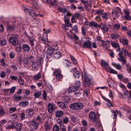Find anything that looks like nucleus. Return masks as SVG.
<instances>
[{"mask_svg":"<svg viewBox=\"0 0 131 131\" xmlns=\"http://www.w3.org/2000/svg\"><path fill=\"white\" fill-rule=\"evenodd\" d=\"M46 46H48V48L46 51V58L47 60L49 61H52L53 59L52 55L53 54L55 51L57 50L58 49L57 45V44L55 46V48H53L52 47H49L50 46L48 44H46Z\"/></svg>","mask_w":131,"mask_h":131,"instance_id":"f257e3e1","label":"nucleus"},{"mask_svg":"<svg viewBox=\"0 0 131 131\" xmlns=\"http://www.w3.org/2000/svg\"><path fill=\"white\" fill-rule=\"evenodd\" d=\"M123 52L125 53L124 55H127L128 54V52L125 49H122L121 52L118 54L119 58H118V59L120 61L122 62L123 64H124L126 63L127 62L122 55Z\"/></svg>","mask_w":131,"mask_h":131,"instance_id":"f03ea898","label":"nucleus"},{"mask_svg":"<svg viewBox=\"0 0 131 131\" xmlns=\"http://www.w3.org/2000/svg\"><path fill=\"white\" fill-rule=\"evenodd\" d=\"M18 37V35L17 34L13 35L9 38L8 40L9 42L13 46H16L19 43Z\"/></svg>","mask_w":131,"mask_h":131,"instance_id":"7ed1b4c3","label":"nucleus"},{"mask_svg":"<svg viewBox=\"0 0 131 131\" xmlns=\"http://www.w3.org/2000/svg\"><path fill=\"white\" fill-rule=\"evenodd\" d=\"M83 104L81 103H75L71 104L69 106L70 108L73 110H78L83 108Z\"/></svg>","mask_w":131,"mask_h":131,"instance_id":"20e7f679","label":"nucleus"},{"mask_svg":"<svg viewBox=\"0 0 131 131\" xmlns=\"http://www.w3.org/2000/svg\"><path fill=\"white\" fill-rule=\"evenodd\" d=\"M90 81L88 77L86 75H85L83 82V86L85 87H89L90 84Z\"/></svg>","mask_w":131,"mask_h":131,"instance_id":"39448f33","label":"nucleus"},{"mask_svg":"<svg viewBox=\"0 0 131 131\" xmlns=\"http://www.w3.org/2000/svg\"><path fill=\"white\" fill-rule=\"evenodd\" d=\"M39 41L41 42H45V41L48 40V35L46 33H44L43 34V37H39Z\"/></svg>","mask_w":131,"mask_h":131,"instance_id":"423d86ee","label":"nucleus"},{"mask_svg":"<svg viewBox=\"0 0 131 131\" xmlns=\"http://www.w3.org/2000/svg\"><path fill=\"white\" fill-rule=\"evenodd\" d=\"M24 11L26 13H28L29 15L33 17L35 16L36 17L37 16V14L35 13L34 11L32 9L30 10L28 8H25L24 9Z\"/></svg>","mask_w":131,"mask_h":131,"instance_id":"0eeeda50","label":"nucleus"},{"mask_svg":"<svg viewBox=\"0 0 131 131\" xmlns=\"http://www.w3.org/2000/svg\"><path fill=\"white\" fill-rule=\"evenodd\" d=\"M89 118L93 122H95L96 121V116L95 113L94 112H91L89 114Z\"/></svg>","mask_w":131,"mask_h":131,"instance_id":"6e6552de","label":"nucleus"},{"mask_svg":"<svg viewBox=\"0 0 131 131\" xmlns=\"http://www.w3.org/2000/svg\"><path fill=\"white\" fill-rule=\"evenodd\" d=\"M73 69V74L74 77L75 79H78L80 77L81 75V73L78 71L77 70V69Z\"/></svg>","mask_w":131,"mask_h":131,"instance_id":"1a4fd4ad","label":"nucleus"},{"mask_svg":"<svg viewBox=\"0 0 131 131\" xmlns=\"http://www.w3.org/2000/svg\"><path fill=\"white\" fill-rule=\"evenodd\" d=\"M92 45V42L88 40L84 41L83 45V46L84 48H90Z\"/></svg>","mask_w":131,"mask_h":131,"instance_id":"9d476101","label":"nucleus"},{"mask_svg":"<svg viewBox=\"0 0 131 131\" xmlns=\"http://www.w3.org/2000/svg\"><path fill=\"white\" fill-rule=\"evenodd\" d=\"M116 11L112 12V14H114L117 18L119 16L120 14H121V10L118 7H116Z\"/></svg>","mask_w":131,"mask_h":131,"instance_id":"9b49d317","label":"nucleus"},{"mask_svg":"<svg viewBox=\"0 0 131 131\" xmlns=\"http://www.w3.org/2000/svg\"><path fill=\"white\" fill-rule=\"evenodd\" d=\"M44 127L46 131L50 130L52 128V126L49 124L48 121H46L45 122Z\"/></svg>","mask_w":131,"mask_h":131,"instance_id":"f8f14e48","label":"nucleus"},{"mask_svg":"<svg viewBox=\"0 0 131 131\" xmlns=\"http://www.w3.org/2000/svg\"><path fill=\"white\" fill-rule=\"evenodd\" d=\"M47 109L49 112L52 113L54 109V105L50 103L47 106Z\"/></svg>","mask_w":131,"mask_h":131,"instance_id":"ddd939ff","label":"nucleus"},{"mask_svg":"<svg viewBox=\"0 0 131 131\" xmlns=\"http://www.w3.org/2000/svg\"><path fill=\"white\" fill-rule=\"evenodd\" d=\"M62 56V54L60 51H57L54 53L53 55V58L55 59H57L60 58Z\"/></svg>","mask_w":131,"mask_h":131,"instance_id":"4468645a","label":"nucleus"},{"mask_svg":"<svg viewBox=\"0 0 131 131\" xmlns=\"http://www.w3.org/2000/svg\"><path fill=\"white\" fill-rule=\"evenodd\" d=\"M40 67H42L43 62V60L42 57H40L36 58V61Z\"/></svg>","mask_w":131,"mask_h":131,"instance_id":"2eb2a0df","label":"nucleus"},{"mask_svg":"<svg viewBox=\"0 0 131 131\" xmlns=\"http://www.w3.org/2000/svg\"><path fill=\"white\" fill-rule=\"evenodd\" d=\"M57 105L59 107L62 108H65L67 107V106L63 102H57Z\"/></svg>","mask_w":131,"mask_h":131,"instance_id":"dca6fc26","label":"nucleus"},{"mask_svg":"<svg viewBox=\"0 0 131 131\" xmlns=\"http://www.w3.org/2000/svg\"><path fill=\"white\" fill-rule=\"evenodd\" d=\"M106 70L111 73L116 74L117 73V72L115 70L112 69L110 67L106 68Z\"/></svg>","mask_w":131,"mask_h":131,"instance_id":"f3484780","label":"nucleus"},{"mask_svg":"<svg viewBox=\"0 0 131 131\" xmlns=\"http://www.w3.org/2000/svg\"><path fill=\"white\" fill-rule=\"evenodd\" d=\"M22 49L25 52H28L30 50L29 46L27 44H24L22 46Z\"/></svg>","mask_w":131,"mask_h":131,"instance_id":"a211bd4d","label":"nucleus"},{"mask_svg":"<svg viewBox=\"0 0 131 131\" xmlns=\"http://www.w3.org/2000/svg\"><path fill=\"white\" fill-rule=\"evenodd\" d=\"M63 115V113L62 111H58L56 112V116L57 117H60L62 116Z\"/></svg>","mask_w":131,"mask_h":131,"instance_id":"6ab92c4d","label":"nucleus"},{"mask_svg":"<svg viewBox=\"0 0 131 131\" xmlns=\"http://www.w3.org/2000/svg\"><path fill=\"white\" fill-rule=\"evenodd\" d=\"M101 65L102 66L104 67V68L106 70V68L109 67L108 64L104 60H102L101 61Z\"/></svg>","mask_w":131,"mask_h":131,"instance_id":"aec40b11","label":"nucleus"},{"mask_svg":"<svg viewBox=\"0 0 131 131\" xmlns=\"http://www.w3.org/2000/svg\"><path fill=\"white\" fill-rule=\"evenodd\" d=\"M29 104V102L28 101H23L20 102L19 105L20 106L22 107H25Z\"/></svg>","mask_w":131,"mask_h":131,"instance_id":"412c9836","label":"nucleus"},{"mask_svg":"<svg viewBox=\"0 0 131 131\" xmlns=\"http://www.w3.org/2000/svg\"><path fill=\"white\" fill-rule=\"evenodd\" d=\"M124 13L125 15V18L128 20H131V17L129 15V13L126 10L124 11Z\"/></svg>","mask_w":131,"mask_h":131,"instance_id":"4be33fe9","label":"nucleus"},{"mask_svg":"<svg viewBox=\"0 0 131 131\" xmlns=\"http://www.w3.org/2000/svg\"><path fill=\"white\" fill-rule=\"evenodd\" d=\"M7 41L5 39H3L0 40V45L2 46L6 45L7 44Z\"/></svg>","mask_w":131,"mask_h":131,"instance_id":"5701e85b","label":"nucleus"},{"mask_svg":"<svg viewBox=\"0 0 131 131\" xmlns=\"http://www.w3.org/2000/svg\"><path fill=\"white\" fill-rule=\"evenodd\" d=\"M31 66L32 68L34 69L37 68L39 67H40L36 61L32 62Z\"/></svg>","mask_w":131,"mask_h":131,"instance_id":"b1692460","label":"nucleus"},{"mask_svg":"<svg viewBox=\"0 0 131 131\" xmlns=\"http://www.w3.org/2000/svg\"><path fill=\"white\" fill-rule=\"evenodd\" d=\"M63 64L65 67H69L71 66L70 62L67 60H64L63 62Z\"/></svg>","mask_w":131,"mask_h":131,"instance_id":"393cba45","label":"nucleus"},{"mask_svg":"<svg viewBox=\"0 0 131 131\" xmlns=\"http://www.w3.org/2000/svg\"><path fill=\"white\" fill-rule=\"evenodd\" d=\"M78 89L75 87L74 86L71 87L69 88L68 90L69 93H71L72 92H75Z\"/></svg>","mask_w":131,"mask_h":131,"instance_id":"a878e982","label":"nucleus"},{"mask_svg":"<svg viewBox=\"0 0 131 131\" xmlns=\"http://www.w3.org/2000/svg\"><path fill=\"white\" fill-rule=\"evenodd\" d=\"M124 96L123 95V94L121 93H119V94L121 96V97L123 98H126L127 97V94H128V92L126 90V91H124Z\"/></svg>","mask_w":131,"mask_h":131,"instance_id":"bb28decb","label":"nucleus"},{"mask_svg":"<svg viewBox=\"0 0 131 131\" xmlns=\"http://www.w3.org/2000/svg\"><path fill=\"white\" fill-rule=\"evenodd\" d=\"M21 125L20 123L17 124L15 126V128L17 131H20L21 130Z\"/></svg>","mask_w":131,"mask_h":131,"instance_id":"cd10ccee","label":"nucleus"},{"mask_svg":"<svg viewBox=\"0 0 131 131\" xmlns=\"http://www.w3.org/2000/svg\"><path fill=\"white\" fill-rule=\"evenodd\" d=\"M89 26H94L96 28H98V24L96 22H89Z\"/></svg>","mask_w":131,"mask_h":131,"instance_id":"c85d7f7f","label":"nucleus"},{"mask_svg":"<svg viewBox=\"0 0 131 131\" xmlns=\"http://www.w3.org/2000/svg\"><path fill=\"white\" fill-rule=\"evenodd\" d=\"M28 38L31 46H33L34 45V39L32 38V37H31L30 36H28Z\"/></svg>","mask_w":131,"mask_h":131,"instance_id":"c756f323","label":"nucleus"},{"mask_svg":"<svg viewBox=\"0 0 131 131\" xmlns=\"http://www.w3.org/2000/svg\"><path fill=\"white\" fill-rule=\"evenodd\" d=\"M15 28V26L14 25H9L7 27V29L10 31L14 30Z\"/></svg>","mask_w":131,"mask_h":131,"instance_id":"7c9ffc66","label":"nucleus"},{"mask_svg":"<svg viewBox=\"0 0 131 131\" xmlns=\"http://www.w3.org/2000/svg\"><path fill=\"white\" fill-rule=\"evenodd\" d=\"M23 62L25 64L27 65H28L29 63L30 62V60H28L27 57H26L24 58Z\"/></svg>","mask_w":131,"mask_h":131,"instance_id":"2f4dec72","label":"nucleus"},{"mask_svg":"<svg viewBox=\"0 0 131 131\" xmlns=\"http://www.w3.org/2000/svg\"><path fill=\"white\" fill-rule=\"evenodd\" d=\"M41 75L40 73H38L37 75H35L34 77V78L36 80H37L41 78Z\"/></svg>","mask_w":131,"mask_h":131,"instance_id":"473e14b6","label":"nucleus"},{"mask_svg":"<svg viewBox=\"0 0 131 131\" xmlns=\"http://www.w3.org/2000/svg\"><path fill=\"white\" fill-rule=\"evenodd\" d=\"M62 99L64 101V102L66 103H68L70 99L68 96H64L63 97Z\"/></svg>","mask_w":131,"mask_h":131,"instance_id":"72a5a7b5","label":"nucleus"},{"mask_svg":"<svg viewBox=\"0 0 131 131\" xmlns=\"http://www.w3.org/2000/svg\"><path fill=\"white\" fill-rule=\"evenodd\" d=\"M5 60L4 58H2V59L0 61V62L1 63V65L3 67H5L6 66V64L5 62Z\"/></svg>","mask_w":131,"mask_h":131,"instance_id":"f704fd0d","label":"nucleus"},{"mask_svg":"<svg viewBox=\"0 0 131 131\" xmlns=\"http://www.w3.org/2000/svg\"><path fill=\"white\" fill-rule=\"evenodd\" d=\"M112 64L113 66L115 67L118 70H120L122 68L121 65L119 64H115V63H112Z\"/></svg>","mask_w":131,"mask_h":131,"instance_id":"c9c22d12","label":"nucleus"},{"mask_svg":"<svg viewBox=\"0 0 131 131\" xmlns=\"http://www.w3.org/2000/svg\"><path fill=\"white\" fill-rule=\"evenodd\" d=\"M31 124L35 127V129H36L37 127V122L35 121H32L30 122Z\"/></svg>","mask_w":131,"mask_h":131,"instance_id":"e433bc0d","label":"nucleus"},{"mask_svg":"<svg viewBox=\"0 0 131 131\" xmlns=\"http://www.w3.org/2000/svg\"><path fill=\"white\" fill-rule=\"evenodd\" d=\"M18 82L19 83V84L21 85H23L24 84V81L21 77H20L19 78Z\"/></svg>","mask_w":131,"mask_h":131,"instance_id":"4c0bfd02","label":"nucleus"},{"mask_svg":"<svg viewBox=\"0 0 131 131\" xmlns=\"http://www.w3.org/2000/svg\"><path fill=\"white\" fill-rule=\"evenodd\" d=\"M81 86L80 83L79 81H77L75 83L74 86L77 89H79Z\"/></svg>","mask_w":131,"mask_h":131,"instance_id":"58836bf2","label":"nucleus"},{"mask_svg":"<svg viewBox=\"0 0 131 131\" xmlns=\"http://www.w3.org/2000/svg\"><path fill=\"white\" fill-rule=\"evenodd\" d=\"M13 96L15 101H18L20 100L22 98L21 96H18L15 94H14Z\"/></svg>","mask_w":131,"mask_h":131,"instance_id":"ea45409f","label":"nucleus"},{"mask_svg":"<svg viewBox=\"0 0 131 131\" xmlns=\"http://www.w3.org/2000/svg\"><path fill=\"white\" fill-rule=\"evenodd\" d=\"M112 46L115 48L119 47V45L118 43H116L114 42H112L111 43Z\"/></svg>","mask_w":131,"mask_h":131,"instance_id":"a19ab883","label":"nucleus"},{"mask_svg":"<svg viewBox=\"0 0 131 131\" xmlns=\"http://www.w3.org/2000/svg\"><path fill=\"white\" fill-rule=\"evenodd\" d=\"M42 96L43 100L45 101H46L47 100V93L46 91L44 90H43V93Z\"/></svg>","mask_w":131,"mask_h":131,"instance_id":"79ce46f5","label":"nucleus"},{"mask_svg":"<svg viewBox=\"0 0 131 131\" xmlns=\"http://www.w3.org/2000/svg\"><path fill=\"white\" fill-rule=\"evenodd\" d=\"M41 95V93L40 92H38L34 93V96L35 98L39 97Z\"/></svg>","mask_w":131,"mask_h":131,"instance_id":"37998d69","label":"nucleus"},{"mask_svg":"<svg viewBox=\"0 0 131 131\" xmlns=\"http://www.w3.org/2000/svg\"><path fill=\"white\" fill-rule=\"evenodd\" d=\"M111 38L113 39H116L118 38V35L117 34H110Z\"/></svg>","mask_w":131,"mask_h":131,"instance_id":"c03bdc74","label":"nucleus"},{"mask_svg":"<svg viewBox=\"0 0 131 131\" xmlns=\"http://www.w3.org/2000/svg\"><path fill=\"white\" fill-rule=\"evenodd\" d=\"M5 112L2 106H0V116H3L5 114Z\"/></svg>","mask_w":131,"mask_h":131,"instance_id":"a18cd8bd","label":"nucleus"},{"mask_svg":"<svg viewBox=\"0 0 131 131\" xmlns=\"http://www.w3.org/2000/svg\"><path fill=\"white\" fill-rule=\"evenodd\" d=\"M16 88L14 86L10 89L9 93L11 95H12L14 93Z\"/></svg>","mask_w":131,"mask_h":131,"instance_id":"49530a36","label":"nucleus"},{"mask_svg":"<svg viewBox=\"0 0 131 131\" xmlns=\"http://www.w3.org/2000/svg\"><path fill=\"white\" fill-rule=\"evenodd\" d=\"M69 119L67 117L63 118V124H67L68 122Z\"/></svg>","mask_w":131,"mask_h":131,"instance_id":"de8ad7c7","label":"nucleus"},{"mask_svg":"<svg viewBox=\"0 0 131 131\" xmlns=\"http://www.w3.org/2000/svg\"><path fill=\"white\" fill-rule=\"evenodd\" d=\"M16 110V109L15 107H11L9 109V111L10 113H12Z\"/></svg>","mask_w":131,"mask_h":131,"instance_id":"09e8293b","label":"nucleus"},{"mask_svg":"<svg viewBox=\"0 0 131 131\" xmlns=\"http://www.w3.org/2000/svg\"><path fill=\"white\" fill-rule=\"evenodd\" d=\"M50 3L51 5H56L57 4V2L55 0H51Z\"/></svg>","mask_w":131,"mask_h":131,"instance_id":"8fccbe9b","label":"nucleus"},{"mask_svg":"<svg viewBox=\"0 0 131 131\" xmlns=\"http://www.w3.org/2000/svg\"><path fill=\"white\" fill-rule=\"evenodd\" d=\"M27 58L29 60H30V61H33L34 60V57L32 55H30L29 56H27Z\"/></svg>","mask_w":131,"mask_h":131,"instance_id":"3c124183","label":"nucleus"},{"mask_svg":"<svg viewBox=\"0 0 131 131\" xmlns=\"http://www.w3.org/2000/svg\"><path fill=\"white\" fill-rule=\"evenodd\" d=\"M6 76V73L4 71H2L0 73V77L2 78H4Z\"/></svg>","mask_w":131,"mask_h":131,"instance_id":"603ef678","label":"nucleus"},{"mask_svg":"<svg viewBox=\"0 0 131 131\" xmlns=\"http://www.w3.org/2000/svg\"><path fill=\"white\" fill-rule=\"evenodd\" d=\"M55 75H56V79L57 80L61 79L62 77V75L61 74H58Z\"/></svg>","mask_w":131,"mask_h":131,"instance_id":"864d4df0","label":"nucleus"},{"mask_svg":"<svg viewBox=\"0 0 131 131\" xmlns=\"http://www.w3.org/2000/svg\"><path fill=\"white\" fill-rule=\"evenodd\" d=\"M68 26L66 24H63L62 28L66 30H68L69 29Z\"/></svg>","mask_w":131,"mask_h":131,"instance_id":"5fc2aeb1","label":"nucleus"},{"mask_svg":"<svg viewBox=\"0 0 131 131\" xmlns=\"http://www.w3.org/2000/svg\"><path fill=\"white\" fill-rule=\"evenodd\" d=\"M9 56L11 58H14L15 56V54L14 52L12 51L9 53Z\"/></svg>","mask_w":131,"mask_h":131,"instance_id":"6e6d98bb","label":"nucleus"},{"mask_svg":"<svg viewBox=\"0 0 131 131\" xmlns=\"http://www.w3.org/2000/svg\"><path fill=\"white\" fill-rule=\"evenodd\" d=\"M104 12V10H97L96 12V14L99 15H101L103 14Z\"/></svg>","mask_w":131,"mask_h":131,"instance_id":"4d7b16f0","label":"nucleus"},{"mask_svg":"<svg viewBox=\"0 0 131 131\" xmlns=\"http://www.w3.org/2000/svg\"><path fill=\"white\" fill-rule=\"evenodd\" d=\"M33 110L31 109L29 110L28 112V115L30 116L32 115L33 114Z\"/></svg>","mask_w":131,"mask_h":131,"instance_id":"13d9d810","label":"nucleus"},{"mask_svg":"<svg viewBox=\"0 0 131 131\" xmlns=\"http://www.w3.org/2000/svg\"><path fill=\"white\" fill-rule=\"evenodd\" d=\"M59 127L56 125L54 126L53 129V131H59Z\"/></svg>","mask_w":131,"mask_h":131,"instance_id":"bf43d9fd","label":"nucleus"},{"mask_svg":"<svg viewBox=\"0 0 131 131\" xmlns=\"http://www.w3.org/2000/svg\"><path fill=\"white\" fill-rule=\"evenodd\" d=\"M81 123L84 126H86L88 125L86 121L84 119L82 120L81 121Z\"/></svg>","mask_w":131,"mask_h":131,"instance_id":"052dcab7","label":"nucleus"},{"mask_svg":"<svg viewBox=\"0 0 131 131\" xmlns=\"http://www.w3.org/2000/svg\"><path fill=\"white\" fill-rule=\"evenodd\" d=\"M60 129L61 131H66L65 126L63 125H61L60 124Z\"/></svg>","mask_w":131,"mask_h":131,"instance_id":"680f3d73","label":"nucleus"},{"mask_svg":"<svg viewBox=\"0 0 131 131\" xmlns=\"http://www.w3.org/2000/svg\"><path fill=\"white\" fill-rule=\"evenodd\" d=\"M61 72V71L60 69H58L56 70L54 72H53L54 74L55 75L61 74L60 73Z\"/></svg>","mask_w":131,"mask_h":131,"instance_id":"e2e57ef3","label":"nucleus"},{"mask_svg":"<svg viewBox=\"0 0 131 131\" xmlns=\"http://www.w3.org/2000/svg\"><path fill=\"white\" fill-rule=\"evenodd\" d=\"M70 57L73 63L74 64H76L77 63V62L74 57L71 56H70Z\"/></svg>","mask_w":131,"mask_h":131,"instance_id":"0e129e2a","label":"nucleus"},{"mask_svg":"<svg viewBox=\"0 0 131 131\" xmlns=\"http://www.w3.org/2000/svg\"><path fill=\"white\" fill-rule=\"evenodd\" d=\"M77 26L75 25L72 28V30L75 33H76L77 32Z\"/></svg>","mask_w":131,"mask_h":131,"instance_id":"69168bd1","label":"nucleus"},{"mask_svg":"<svg viewBox=\"0 0 131 131\" xmlns=\"http://www.w3.org/2000/svg\"><path fill=\"white\" fill-rule=\"evenodd\" d=\"M14 128V126L13 124L11 125H9L7 127L5 128L7 129H12Z\"/></svg>","mask_w":131,"mask_h":131,"instance_id":"338daca9","label":"nucleus"},{"mask_svg":"<svg viewBox=\"0 0 131 131\" xmlns=\"http://www.w3.org/2000/svg\"><path fill=\"white\" fill-rule=\"evenodd\" d=\"M102 16L103 19H106L107 18V15L106 13H103L102 14Z\"/></svg>","mask_w":131,"mask_h":131,"instance_id":"774afa93","label":"nucleus"}]
</instances>
